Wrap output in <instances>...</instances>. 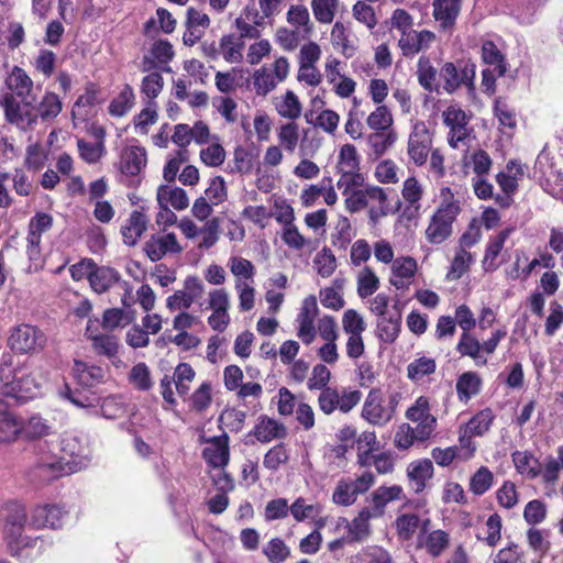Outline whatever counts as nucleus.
I'll list each match as a JSON object with an SVG mask.
<instances>
[{
    "label": "nucleus",
    "instance_id": "11",
    "mask_svg": "<svg viewBox=\"0 0 563 563\" xmlns=\"http://www.w3.org/2000/svg\"><path fill=\"white\" fill-rule=\"evenodd\" d=\"M205 286L197 276H188L184 280V289L167 297L166 307L169 311L187 310L203 296Z\"/></svg>",
    "mask_w": 563,
    "mask_h": 563
},
{
    "label": "nucleus",
    "instance_id": "27",
    "mask_svg": "<svg viewBox=\"0 0 563 563\" xmlns=\"http://www.w3.org/2000/svg\"><path fill=\"white\" fill-rule=\"evenodd\" d=\"M462 0H433V16L444 30L451 29L460 14Z\"/></svg>",
    "mask_w": 563,
    "mask_h": 563
},
{
    "label": "nucleus",
    "instance_id": "1",
    "mask_svg": "<svg viewBox=\"0 0 563 563\" xmlns=\"http://www.w3.org/2000/svg\"><path fill=\"white\" fill-rule=\"evenodd\" d=\"M41 383L25 365L14 362L11 354H3L0 360V394L24 402L36 397Z\"/></svg>",
    "mask_w": 563,
    "mask_h": 563
},
{
    "label": "nucleus",
    "instance_id": "6",
    "mask_svg": "<svg viewBox=\"0 0 563 563\" xmlns=\"http://www.w3.org/2000/svg\"><path fill=\"white\" fill-rule=\"evenodd\" d=\"M443 123L449 128L448 142L451 147L460 148L470 137L471 117L457 104H450L442 112Z\"/></svg>",
    "mask_w": 563,
    "mask_h": 563
},
{
    "label": "nucleus",
    "instance_id": "40",
    "mask_svg": "<svg viewBox=\"0 0 563 563\" xmlns=\"http://www.w3.org/2000/svg\"><path fill=\"white\" fill-rule=\"evenodd\" d=\"M417 76L420 86L424 90L429 92L438 91V70L435 67H433L428 57L421 56L419 58L417 65Z\"/></svg>",
    "mask_w": 563,
    "mask_h": 563
},
{
    "label": "nucleus",
    "instance_id": "14",
    "mask_svg": "<svg viewBox=\"0 0 563 563\" xmlns=\"http://www.w3.org/2000/svg\"><path fill=\"white\" fill-rule=\"evenodd\" d=\"M181 251L175 233L154 234L144 244V252L152 262H157L167 254H178Z\"/></svg>",
    "mask_w": 563,
    "mask_h": 563
},
{
    "label": "nucleus",
    "instance_id": "25",
    "mask_svg": "<svg viewBox=\"0 0 563 563\" xmlns=\"http://www.w3.org/2000/svg\"><path fill=\"white\" fill-rule=\"evenodd\" d=\"M21 432V421L10 410L7 402L0 399V443H10L18 439Z\"/></svg>",
    "mask_w": 563,
    "mask_h": 563
},
{
    "label": "nucleus",
    "instance_id": "3",
    "mask_svg": "<svg viewBox=\"0 0 563 563\" xmlns=\"http://www.w3.org/2000/svg\"><path fill=\"white\" fill-rule=\"evenodd\" d=\"M4 534L13 555H18L21 547H27L29 541L23 537L26 523V510L19 501H8L3 506Z\"/></svg>",
    "mask_w": 563,
    "mask_h": 563
},
{
    "label": "nucleus",
    "instance_id": "43",
    "mask_svg": "<svg viewBox=\"0 0 563 563\" xmlns=\"http://www.w3.org/2000/svg\"><path fill=\"white\" fill-rule=\"evenodd\" d=\"M456 351L462 356H470L473 358L476 365H485L487 363V360L481 355V342L470 332H462L456 345Z\"/></svg>",
    "mask_w": 563,
    "mask_h": 563
},
{
    "label": "nucleus",
    "instance_id": "30",
    "mask_svg": "<svg viewBox=\"0 0 563 563\" xmlns=\"http://www.w3.org/2000/svg\"><path fill=\"white\" fill-rule=\"evenodd\" d=\"M511 459L516 471L528 479H534L541 474V463L529 451H515Z\"/></svg>",
    "mask_w": 563,
    "mask_h": 563
},
{
    "label": "nucleus",
    "instance_id": "35",
    "mask_svg": "<svg viewBox=\"0 0 563 563\" xmlns=\"http://www.w3.org/2000/svg\"><path fill=\"white\" fill-rule=\"evenodd\" d=\"M482 378L476 372H465L456 379V393L461 401L467 402L482 389Z\"/></svg>",
    "mask_w": 563,
    "mask_h": 563
},
{
    "label": "nucleus",
    "instance_id": "2",
    "mask_svg": "<svg viewBox=\"0 0 563 563\" xmlns=\"http://www.w3.org/2000/svg\"><path fill=\"white\" fill-rule=\"evenodd\" d=\"M441 196L444 199L431 216L424 232L427 241L431 244H441L452 235L453 223L461 211L460 203L453 198L449 187L441 189Z\"/></svg>",
    "mask_w": 563,
    "mask_h": 563
},
{
    "label": "nucleus",
    "instance_id": "60",
    "mask_svg": "<svg viewBox=\"0 0 563 563\" xmlns=\"http://www.w3.org/2000/svg\"><path fill=\"white\" fill-rule=\"evenodd\" d=\"M310 4L314 19L322 24H329L335 16L339 0H311Z\"/></svg>",
    "mask_w": 563,
    "mask_h": 563
},
{
    "label": "nucleus",
    "instance_id": "23",
    "mask_svg": "<svg viewBox=\"0 0 563 563\" xmlns=\"http://www.w3.org/2000/svg\"><path fill=\"white\" fill-rule=\"evenodd\" d=\"M104 369L82 361H75L73 377L78 385L87 388L95 387L104 382Z\"/></svg>",
    "mask_w": 563,
    "mask_h": 563
},
{
    "label": "nucleus",
    "instance_id": "13",
    "mask_svg": "<svg viewBox=\"0 0 563 563\" xmlns=\"http://www.w3.org/2000/svg\"><path fill=\"white\" fill-rule=\"evenodd\" d=\"M68 511L59 505L43 504L33 508L30 526L36 529H59Z\"/></svg>",
    "mask_w": 563,
    "mask_h": 563
},
{
    "label": "nucleus",
    "instance_id": "12",
    "mask_svg": "<svg viewBox=\"0 0 563 563\" xmlns=\"http://www.w3.org/2000/svg\"><path fill=\"white\" fill-rule=\"evenodd\" d=\"M361 416L373 426L384 427L390 422L382 389L372 388L363 404Z\"/></svg>",
    "mask_w": 563,
    "mask_h": 563
},
{
    "label": "nucleus",
    "instance_id": "37",
    "mask_svg": "<svg viewBox=\"0 0 563 563\" xmlns=\"http://www.w3.org/2000/svg\"><path fill=\"white\" fill-rule=\"evenodd\" d=\"M243 48L244 42L236 34H225L220 38V54L228 63H241L243 59Z\"/></svg>",
    "mask_w": 563,
    "mask_h": 563
},
{
    "label": "nucleus",
    "instance_id": "10",
    "mask_svg": "<svg viewBox=\"0 0 563 563\" xmlns=\"http://www.w3.org/2000/svg\"><path fill=\"white\" fill-rule=\"evenodd\" d=\"M405 416L408 420L418 423L416 428L420 442L428 440L435 430L437 418L430 413L429 399L424 396L418 397Z\"/></svg>",
    "mask_w": 563,
    "mask_h": 563
},
{
    "label": "nucleus",
    "instance_id": "36",
    "mask_svg": "<svg viewBox=\"0 0 563 563\" xmlns=\"http://www.w3.org/2000/svg\"><path fill=\"white\" fill-rule=\"evenodd\" d=\"M86 335L92 342L95 352L99 355L107 357H113L117 355L119 350V339L113 334H100L93 333L90 330V325L86 329Z\"/></svg>",
    "mask_w": 563,
    "mask_h": 563
},
{
    "label": "nucleus",
    "instance_id": "32",
    "mask_svg": "<svg viewBox=\"0 0 563 563\" xmlns=\"http://www.w3.org/2000/svg\"><path fill=\"white\" fill-rule=\"evenodd\" d=\"M53 432V426L40 415H33L26 421H21L20 435H22L23 439L37 440L48 437Z\"/></svg>",
    "mask_w": 563,
    "mask_h": 563
},
{
    "label": "nucleus",
    "instance_id": "9",
    "mask_svg": "<svg viewBox=\"0 0 563 563\" xmlns=\"http://www.w3.org/2000/svg\"><path fill=\"white\" fill-rule=\"evenodd\" d=\"M46 338L44 333L31 324H20L15 327L10 336V347L19 353H27L44 346Z\"/></svg>",
    "mask_w": 563,
    "mask_h": 563
},
{
    "label": "nucleus",
    "instance_id": "8",
    "mask_svg": "<svg viewBox=\"0 0 563 563\" xmlns=\"http://www.w3.org/2000/svg\"><path fill=\"white\" fill-rule=\"evenodd\" d=\"M431 148L432 136L427 125L424 122L415 123L407 145V153L410 161L419 167L424 165Z\"/></svg>",
    "mask_w": 563,
    "mask_h": 563
},
{
    "label": "nucleus",
    "instance_id": "26",
    "mask_svg": "<svg viewBox=\"0 0 563 563\" xmlns=\"http://www.w3.org/2000/svg\"><path fill=\"white\" fill-rule=\"evenodd\" d=\"M60 396L80 409H85L87 415L99 417V396L95 393H82L73 390L67 385L59 391Z\"/></svg>",
    "mask_w": 563,
    "mask_h": 563
},
{
    "label": "nucleus",
    "instance_id": "47",
    "mask_svg": "<svg viewBox=\"0 0 563 563\" xmlns=\"http://www.w3.org/2000/svg\"><path fill=\"white\" fill-rule=\"evenodd\" d=\"M495 420V413L490 408H485L473 416L467 423L463 424L468 432L475 437H482L490 429Z\"/></svg>",
    "mask_w": 563,
    "mask_h": 563
},
{
    "label": "nucleus",
    "instance_id": "4",
    "mask_svg": "<svg viewBox=\"0 0 563 563\" xmlns=\"http://www.w3.org/2000/svg\"><path fill=\"white\" fill-rule=\"evenodd\" d=\"M0 107L4 111L7 122L22 131L31 130L37 123L33 99L26 98L19 101L12 93L4 92L0 97Z\"/></svg>",
    "mask_w": 563,
    "mask_h": 563
},
{
    "label": "nucleus",
    "instance_id": "41",
    "mask_svg": "<svg viewBox=\"0 0 563 563\" xmlns=\"http://www.w3.org/2000/svg\"><path fill=\"white\" fill-rule=\"evenodd\" d=\"M482 59L487 68H493L499 75H505L507 71L506 60L504 54L492 41H485L482 44Z\"/></svg>",
    "mask_w": 563,
    "mask_h": 563
},
{
    "label": "nucleus",
    "instance_id": "45",
    "mask_svg": "<svg viewBox=\"0 0 563 563\" xmlns=\"http://www.w3.org/2000/svg\"><path fill=\"white\" fill-rule=\"evenodd\" d=\"M560 471H563V445L558 449V457L549 455L541 464L542 482L547 485H554L559 481Z\"/></svg>",
    "mask_w": 563,
    "mask_h": 563
},
{
    "label": "nucleus",
    "instance_id": "20",
    "mask_svg": "<svg viewBox=\"0 0 563 563\" xmlns=\"http://www.w3.org/2000/svg\"><path fill=\"white\" fill-rule=\"evenodd\" d=\"M433 40L434 34L430 31L423 30L421 32H417L415 30H410L400 34L398 46L402 54L409 57L418 54L421 49L429 47Z\"/></svg>",
    "mask_w": 563,
    "mask_h": 563
},
{
    "label": "nucleus",
    "instance_id": "59",
    "mask_svg": "<svg viewBox=\"0 0 563 563\" xmlns=\"http://www.w3.org/2000/svg\"><path fill=\"white\" fill-rule=\"evenodd\" d=\"M279 145L288 153H294L299 141V125L295 122L284 123L277 131Z\"/></svg>",
    "mask_w": 563,
    "mask_h": 563
},
{
    "label": "nucleus",
    "instance_id": "42",
    "mask_svg": "<svg viewBox=\"0 0 563 563\" xmlns=\"http://www.w3.org/2000/svg\"><path fill=\"white\" fill-rule=\"evenodd\" d=\"M63 103L58 95L52 91H46L42 97V100L35 107L37 119L42 121H51L55 119L62 111Z\"/></svg>",
    "mask_w": 563,
    "mask_h": 563
},
{
    "label": "nucleus",
    "instance_id": "63",
    "mask_svg": "<svg viewBox=\"0 0 563 563\" xmlns=\"http://www.w3.org/2000/svg\"><path fill=\"white\" fill-rule=\"evenodd\" d=\"M437 363L433 358L421 356L412 361L408 367V377L411 380L418 382L423 377L431 375L435 372Z\"/></svg>",
    "mask_w": 563,
    "mask_h": 563
},
{
    "label": "nucleus",
    "instance_id": "50",
    "mask_svg": "<svg viewBox=\"0 0 563 563\" xmlns=\"http://www.w3.org/2000/svg\"><path fill=\"white\" fill-rule=\"evenodd\" d=\"M196 376L195 369L188 363H179L170 376L175 383V388L180 397H186L190 390V384Z\"/></svg>",
    "mask_w": 563,
    "mask_h": 563
},
{
    "label": "nucleus",
    "instance_id": "19",
    "mask_svg": "<svg viewBox=\"0 0 563 563\" xmlns=\"http://www.w3.org/2000/svg\"><path fill=\"white\" fill-rule=\"evenodd\" d=\"M250 434L254 435L262 443H268L276 439H284L287 435V429L284 423L262 415L258 417Z\"/></svg>",
    "mask_w": 563,
    "mask_h": 563
},
{
    "label": "nucleus",
    "instance_id": "52",
    "mask_svg": "<svg viewBox=\"0 0 563 563\" xmlns=\"http://www.w3.org/2000/svg\"><path fill=\"white\" fill-rule=\"evenodd\" d=\"M495 476L487 466H481L470 478V490L482 496L487 493L494 485Z\"/></svg>",
    "mask_w": 563,
    "mask_h": 563
},
{
    "label": "nucleus",
    "instance_id": "28",
    "mask_svg": "<svg viewBox=\"0 0 563 563\" xmlns=\"http://www.w3.org/2000/svg\"><path fill=\"white\" fill-rule=\"evenodd\" d=\"M121 282L120 273L109 266H95L89 284L93 291L103 294Z\"/></svg>",
    "mask_w": 563,
    "mask_h": 563
},
{
    "label": "nucleus",
    "instance_id": "18",
    "mask_svg": "<svg viewBox=\"0 0 563 563\" xmlns=\"http://www.w3.org/2000/svg\"><path fill=\"white\" fill-rule=\"evenodd\" d=\"M208 445L202 451L206 462L216 468H222L229 463V435L223 433L206 441Z\"/></svg>",
    "mask_w": 563,
    "mask_h": 563
},
{
    "label": "nucleus",
    "instance_id": "61",
    "mask_svg": "<svg viewBox=\"0 0 563 563\" xmlns=\"http://www.w3.org/2000/svg\"><path fill=\"white\" fill-rule=\"evenodd\" d=\"M338 173L361 170L360 156L353 144H344L339 153Z\"/></svg>",
    "mask_w": 563,
    "mask_h": 563
},
{
    "label": "nucleus",
    "instance_id": "15",
    "mask_svg": "<svg viewBox=\"0 0 563 563\" xmlns=\"http://www.w3.org/2000/svg\"><path fill=\"white\" fill-rule=\"evenodd\" d=\"M440 77L444 80L445 91L452 93L462 85H473L475 66L466 64L459 68L453 63H445L440 71Z\"/></svg>",
    "mask_w": 563,
    "mask_h": 563
},
{
    "label": "nucleus",
    "instance_id": "7",
    "mask_svg": "<svg viewBox=\"0 0 563 563\" xmlns=\"http://www.w3.org/2000/svg\"><path fill=\"white\" fill-rule=\"evenodd\" d=\"M65 456L52 452L47 442L40 443L36 448L34 462L35 475L42 481H52L67 473Z\"/></svg>",
    "mask_w": 563,
    "mask_h": 563
},
{
    "label": "nucleus",
    "instance_id": "17",
    "mask_svg": "<svg viewBox=\"0 0 563 563\" xmlns=\"http://www.w3.org/2000/svg\"><path fill=\"white\" fill-rule=\"evenodd\" d=\"M376 518L369 508H363L351 521L343 519L347 543L365 542L372 534L371 519Z\"/></svg>",
    "mask_w": 563,
    "mask_h": 563
},
{
    "label": "nucleus",
    "instance_id": "46",
    "mask_svg": "<svg viewBox=\"0 0 563 563\" xmlns=\"http://www.w3.org/2000/svg\"><path fill=\"white\" fill-rule=\"evenodd\" d=\"M135 95L130 85H124L120 93L109 104V113L112 117L125 115L134 106Z\"/></svg>",
    "mask_w": 563,
    "mask_h": 563
},
{
    "label": "nucleus",
    "instance_id": "24",
    "mask_svg": "<svg viewBox=\"0 0 563 563\" xmlns=\"http://www.w3.org/2000/svg\"><path fill=\"white\" fill-rule=\"evenodd\" d=\"M5 86L15 99L25 100L31 96L33 90V80L31 77L19 66H14L5 78Z\"/></svg>",
    "mask_w": 563,
    "mask_h": 563
},
{
    "label": "nucleus",
    "instance_id": "56",
    "mask_svg": "<svg viewBox=\"0 0 563 563\" xmlns=\"http://www.w3.org/2000/svg\"><path fill=\"white\" fill-rule=\"evenodd\" d=\"M189 406L194 411H206L212 401V385L203 382L188 398Z\"/></svg>",
    "mask_w": 563,
    "mask_h": 563
},
{
    "label": "nucleus",
    "instance_id": "51",
    "mask_svg": "<svg viewBox=\"0 0 563 563\" xmlns=\"http://www.w3.org/2000/svg\"><path fill=\"white\" fill-rule=\"evenodd\" d=\"M357 295L361 298L372 296L379 287V279L369 266H364L356 276Z\"/></svg>",
    "mask_w": 563,
    "mask_h": 563
},
{
    "label": "nucleus",
    "instance_id": "21",
    "mask_svg": "<svg viewBox=\"0 0 563 563\" xmlns=\"http://www.w3.org/2000/svg\"><path fill=\"white\" fill-rule=\"evenodd\" d=\"M402 498H405V495L400 485L379 486L369 496L371 511L375 517H382L389 503L401 500Z\"/></svg>",
    "mask_w": 563,
    "mask_h": 563
},
{
    "label": "nucleus",
    "instance_id": "39",
    "mask_svg": "<svg viewBox=\"0 0 563 563\" xmlns=\"http://www.w3.org/2000/svg\"><path fill=\"white\" fill-rule=\"evenodd\" d=\"M401 328V316L394 314L380 317L377 323V335L385 343H393L399 335Z\"/></svg>",
    "mask_w": 563,
    "mask_h": 563
},
{
    "label": "nucleus",
    "instance_id": "22",
    "mask_svg": "<svg viewBox=\"0 0 563 563\" xmlns=\"http://www.w3.org/2000/svg\"><path fill=\"white\" fill-rule=\"evenodd\" d=\"M417 261L411 256L397 257L391 264L390 284L397 289H406L417 272Z\"/></svg>",
    "mask_w": 563,
    "mask_h": 563
},
{
    "label": "nucleus",
    "instance_id": "34",
    "mask_svg": "<svg viewBox=\"0 0 563 563\" xmlns=\"http://www.w3.org/2000/svg\"><path fill=\"white\" fill-rule=\"evenodd\" d=\"M157 203L170 206L176 210H185L189 206L186 191L179 187L161 185L156 194Z\"/></svg>",
    "mask_w": 563,
    "mask_h": 563
},
{
    "label": "nucleus",
    "instance_id": "58",
    "mask_svg": "<svg viewBox=\"0 0 563 563\" xmlns=\"http://www.w3.org/2000/svg\"><path fill=\"white\" fill-rule=\"evenodd\" d=\"M395 141L396 134L393 131L374 132L367 136V144L376 157L384 155L394 145Z\"/></svg>",
    "mask_w": 563,
    "mask_h": 563
},
{
    "label": "nucleus",
    "instance_id": "48",
    "mask_svg": "<svg viewBox=\"0 0 563 563\" xmlns=\"http://www.w3.org/2000/svg\"><path fill=\"white\" fill-rule=\"evenodd\" d=\"M511 231H512V229L503 230L496 236L490 239V241L488 242L486 252H485V256L483 260V266L486 271L496 268L495 260L500 254V252L504 247L505 241L507 240V238L509 236Z\"/></svg>",
    "mask_w": 563,
    "mask_h": 563
},
{
    "label": "nucleus",
    "instance_id": "53",
    "mask_svg": "<svg viewBox=\"0 0 563 563\" xmlns=\"http://www.w3.org/2000/svg\"><path fill=\"white\" fill-rule=\"evenodd\" d=\"M393 122L391 112L386 106H378L366 119L367 126L375 132L391 131Z\"/></svg>",
    "mask_w": 563,
    "mask_h": 563
},
{
    "label": "nucleus",
    "instance_id": "54",
    "mask_svg": "<svg viewBox=\"0 0 563 563\" xmlns=\"http://www.w3.org/2000/svg\"><path fill=\"white\" fill-rule=\"evenodd\" d=\"M228 265L235 280L244 282L245 284L254 283L255 266L251 261L240 256H232Z\"/></svg>",
    "mask_w": 563,
    "mask_h": 563
},
{
    "label": "nucleus",
    "instance_id": "5",
    "mask_svg": "<svg viewBox=\"0 0 563 563\" xmlns=\"http://www.w3.org/2000/svg\"><path fill=\"white\" fill-rule=\"evenodd\" d=\"M289 74V63L286 57H278L272 65V69L263 66L253 74V86L257 96H267L279 82H283Z\"/></svg>",
    "mask_w": 563,
    "mask_h": 563
},
{
    "label": "nucleus",
    "instance_id": "33",
    "mask_svg": "<svg viewBox=\"0 0 563 563\" xmlns=\"http://www.w3.org/2000/svg\"><path fill=\"white\" fill-rule=\"evenodd\" d=\"M147 222V218L143 212L134 210L121 230L124 243L131 246L135 245L145 232Z\"/></svg>",
    "mask_w": 563,
    "mask_h": 563
},
{
    "label": "nucleus",
    "instance_id": "64",
    "mask_svg": "<svg viewBox=\"0 0 563 563\" xmlns=\"http://www.w3.org/2000/svg\"><path fill=\"white\" fill-rule=\"evenodd\" d=\"M401 196L410 207L415 208L416 211L420 209V200L423 196V187L415 176L408 177L404 181Z\"/></svg>",
    "mask_w": 563,
    "mask_h": 563
},
{
    "label": "nucleus",
    "instance_id": "49",
    "mask_svg": "<svg viewBox=\"0 0 563 563\" xmlns=\"http://www.w3.org/2000/svg\"><path fill=\"white\" fill-rule=\"evenodd\" d=\"M277 113L291 121L301 115V103L294 91L287 90L282 99L275 104Z\"/></svg>",
    "mask_w": 563,
    "mask_h": 563
},
{
    "label": "nucleus",
    "instance_id": "16",
    "mask_svg": "<svg viewBox=\"0 0 563 563\" xmlns=\"http://www.w3.org/2000/svg\"><path fill=\"white\" fill-rule=\"evenodd\" d=\"M175 52L168 40H158L153 43L150 54L142 59V70L151 71L162 67L164 71H170L167 64L174 58Z\"/></svg>",
    "mask_w": 563,
    "mask_h": 563
},
{
    "label": "nucleus",
    "instance_id": "55",
    "mask_svg": "<svg viewBox=\"0 0 563 563\" xmlns=\"http://www.w3.org/2000/svg\"><path fill=\"white\" fill-rule=\"evenodd\" d=\"M473 262V255L465 249L460 247L453 257L451 267L446 274V278L450 280H456L461 278L468 271Z\"/></svg>",
    "mask_w": 563,
    "mask_h": 563
},
{
    "label": "nucleus",
    "instance_id": "57",
    "mask_svg": "<svg viewBox=\"0 0 563 563\" xmlns=\"http://www.w3.org/2000/svg\"><path fill=\"white\" fill-rule=\"evenodd\" d=\"M420 526V518L416 514H404L397 517L395 527L397 536L402 541H409Z\"/></svg>",
    "mask_w": 563,
    "mask_h": 563
},
{
    "label": "nucleus",
    "instance_id": "62",
    "mask_svg": "<svg viewBox=\"0 0 563 563\" xmlns=\"http://www.w3.org/2000/svg\"><path fill=\"white\" fill-rule=\"evenodd\" d=\"M313 266L322 278L330 277L336 269V258L333 252L323 247L313 258Z\"/></svg>",
    "mask_w": 563,
    "mask_h": 563
},
{
    "label": "nucleus",
    "instance_id": "29",
    "mask_svg": "<svg viewBox=\"0 0 563 563\" xmlns=\"http://www.w3.org/2000/svg\"><path fill=\"white\" fill-rule=\"evenodd\" d=\"M146 151L141 146H128L121 155V170L131 176L137 175L146 165Z\"/></svg>",
    "mask_w": 563,
    "mask_h": 563
},
{
    "label": "nucleus",
    "instance_id": "31",
    "mask_svg": "<svg viewBox=\"0 0 563 563\" xmlns=\"http://www.w3.org/2000/svg\"><path fill=\"white\" fill-rule=\"evenodd\" d=\"M407 476L412 483L413 490L422 492L427 481L433 476L432 462L428 459L411 462L407 467Z\"/></svg>",
    "mask_w": 563,
    "mask_h": 563
},
{
    "label": "nucleus",
    "instance_id": "44",
    "mask_svg": "<svg viewBox=\"0 0 563 563\" xmlns=\"http://www.w3.org/2000/svg\"><path fill=\"white\" fill-rule=\"evenodd\" d=\"M287 22L299 30L303 35H309L312 31L310 14L308 8L303 4H291L286 14Z\"/></svg>",
    "mask_w": 563,
    "mask_h": 563
},
{
    "label": "nucleus",
    "instance_id": "38",
    "mask_svg": "<svg viewBox=\"0 0 563 563\" xmlns=\"http://www.w3.org/2000/svg\"><path fill=\"white\" fill-rule=\"evenodd\" d=\"M331 42L346 58L355 54L356 46L351 40V31L342 22L336 21L334 23L331 31Z\"/></svg>",
    "mask_w": 563,
    "mask_h": 563
}]
</instances>
